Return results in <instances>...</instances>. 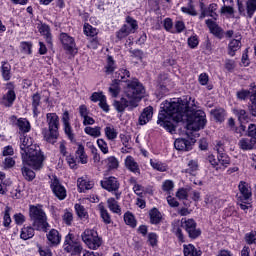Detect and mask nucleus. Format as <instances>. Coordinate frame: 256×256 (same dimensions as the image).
Here are the masks:
<instances>
[{
    "label": "nucleus",
    "instance_id": "nucleus-1",
    "mask_svg": "<svg viewBox=\"0 0 256 256\" xmlns=\"http://www.w3.org/2000/svg\"><path fill=\"white\" fill-rule=\"evenodd\" d=\"M161 111L158 114V125L164 127L169 133L175 131V126L169 121L172 119L176 123L181 121L187 122V129L191 131H199L203 129L207 123L205 112L203 110L191 111L187 100L177 99L176 101H165L161 104Z\"/></svg>",
    "mask_w": 256,
    "mask_h": 256
},
{
    "label": "nucleus",
    "instance_id": "nucleus-2",
    "mask_svg": "<svg viewBox=\"0 0 256 256\" xmlns=\"http://www.w3.org/2000/svg\"><path fill=\"white\" fill-rule=\"evenodd\" d=\"M22 161L23 165H28L29 167H33L34 169L39 170L43 168L45 155H43L39 145L34 146V148H30V151L22 153Z\"/></svg>",
    "mask_w": 256,
    "mask_h": 256
},
{
    "label": "nucleus",
    "instance_id": "nucleus-3",
    "mask_svg": "<svg viewBox=\"0 0 256 256\" xmlns=\"http://www.w3.org/2000/svg\"><path fill=\"white\" fill-rule=\"evenodd\" d=\"M46 122L48 124V130L43 131L44 139L47 143H57L59 139V116L56 113L46 114Z\"/></svg>",
    "mask_w": 256,
    "mask_h": 256
},
{
    "label": "nucleus",
    "instance_id": "nucleus-4",
    "mask_svg": "<svg viewBox=\"0 0 256 256\" xmlns=\"http://www.w3.org/2000/svg\"><path fill=\"white\" fill-rule=\"evenodd\" d=\"M126 83L125 95L127 99L135 101V104L139 105V101L145 97V87L137 79L128 80Z\"/></svg>",
    "mask_w": 256,
    "mask_h": 256
},
{
    "label": "nucleus",
    "instance_id": "nucleus-5",
    "mask_svg": "<svg viewBox=\"0 0 256 256\" xmlns=\"http://www.w3.org/2000/svg\"><path fill=\"white\" fill-rule=\"evenodd\" d=\"M30 218L33 220V227L36 231H44L47 233V227H49V223H47V215L43 211L36 206L30 207Z\"/></svg>",
    "mask_w": 256,
    "mask_h": 256
},
{
    "label": "nucleus",
    "instance_id": "nucleus-6",
    "mask_svg": "<svg viewBox=\"0 0 256 256\" xmlns=\"http://www.w3.org/2000/svg\"><path fill=\"white\" fill-rule=\"evenodd\" d=\"M64 251H66V253H72V255H81L83 246H81V242L75 237V235L69 233L65 237Z\"/></svg>",
    "mask_w": 256,
    "mask_h": 256
},
{
    "label": "nucleus",
    "instance_id": "nucleus-7",
    "mask_svg": "<svg viewBox=\"0 0 256 256\" xmlns=\"http://www.w3.org/2000/svg\"><path fill=\"white\" fill-rule=\"evenodd\" d=\"M100 184L102 189L109 191V193H114L117 200L121 199V192H119L120 184L117 178L113 176L104 178V180H102Z\"/></svg>",
    "mask_w": 256,
    "mask_h": 256
},
{
    "label": "nucleus",
    "instance_id": "nucleus-8",
    "mask_svg": "<svg viewBox=\"0 0 256 256\" xmlns=\"http://www.w3.org/2000/svg\"><path fill=\"white\" fill-rule=\"evenodd\" d=\"M82 240L87 244L89 249H99L101 247V238H99L95 230H85L82 234Z\"/></svg>",
    "mask_w": 256,
    "mask_h": 256
},
{
    "label": "nucleus",
    "instance_id": "nucleus-9",
    "mask_svg": "<svg viewBox=\"0 0 256 256\" xmlns=\"http://www.w3.org/2000/svg\"><path fill=\"white\" fill-rule=\"evenodd\" d=\"M182 227H184L190 239H197L201 236V229L197 228V222L193 219H182Z\"/></svg>",
    "mask_w": 256,
    "mask_h": 256
},
{
    "label": "nucleus",
    "instance_id": "nucleus-10",
    "mask_svg": "<svg viewBox=\"0 0 256 256\" xmlns=\"http://www.w3.org/2000/svg\"><path fill=\"white\" fill-rule=\"evenodd\" d=\"M50 187L55 197H57V199H59L60 201H63V199L67 197V190H65V187L61 185V183L59 182V179H57L56 176H54L53 179L51 180Z\"/></svg>",
    "mask_w": 256,
    "mask_h": 256
},
{
    "label": "nucleus",
    "instance_id": "nucleus-11",
    "mask_svg": "<svg viewBox=\"0 0 256 256\" xmlns=\"http://www.w3.org/2000/svg\"><path fill=\"white\" fill-rule=\"evenodd\" d=\"M69 121H70L69 111L66 110L62 115L64 132H65V135L68 137L69 141H71V143H77V140L75 139V133H73V128L71 127V123Z\"/></svg>",
    "mask_w": 256,
    "mask_h": 256
},
{
    "label": "nucleus",
    "instance_id": "nucleus-12",
    "mask_svg": "<svg viewBox=\"0 0 256 256\" xmlns=\"http://www.w3.org/2000/svg\"><path fill=\"white\" fill-rule=\"evenodd\" d=\"M139 104H136L134 100H130L127 96L120 99V101H114V107L118 113H123L127 107L130 109H135Z\"/></svg>",
    "mask_w": 256,
    "mask_h": 256
},
{
    "label": "nucleus",
    "instance_id": "nucleus-13",
    "mask_svg": "<svg viewBox=\"0 0 256 256\" xmlns=\"http://www.w3.org/2000/svg\"><path fill=\"white\" fill-rule=\"evenodd\" d=\"M238 189L240 191V196L238 199L242 201V203H247L251 199V187H249V184L245 181H241L238 185Z\"/></svg>",
    "mask_w": 256,
    "mask_h": 256
},
{
    "label": "nucleus",
    "instance_id": "nucleus-14",
    "mask_svg": "<svg viewBox=\"0 0 256 256\" xmlns=\"http://www.w3.org/2000/svg\"><path fill=\"white\" fill-rule=\"evenodd\" d=\"M215 149L218 153V165L222 167V170L226 167H229L231 159H229V156L225 154V150L222 148L221 144H217V146H215Z\"/></svg>",
    "mask_w": 256,
    "mask_h": 256
},
{
    "label": "nucleus",
    "instance_id": "nucleus-15",
    "mask_svg": "<svg viewBox=\"0 0 256 256\" xmlns=\"http://www.w3.org/2000/svg\"><path fill=\"white\" fill-rule=\"evenodd\" d=\"M60 41L65 51H68V53H73L75 51V40L67 33L60 34Z\"/></svg>",
    "mask_w": 256,
    "mask_h": 256
},
{
    "label": "nucleus",
    "instance_id": "nucleus-16",
    "mask_svg": "<svg viewBox=\"0 0 256 256\" xmlns=\"http://www.w3.org/2000/svg\"><path fill=\"white\" fill-rule=\"evenodd\" d=\"M206 25L210 30V33L217 37V39H223V28L219 24L211 19L206 20Z\"/></svg>",
    "mask_w": 256,
    "mask_h": 256
},
{
    "label": "nucleus",
    "instance_id": "nucleus-17",
    "mask_svg": "<svg viewBox=\"0 0 256 256\" xmlns=\"http://www.w3.org/2000/svg\"><path fill=\"white\" fill-rule=\"evenodd\" d=\"M34 147H37V144L33 142V138L29 136H24L20 138V149H21V157H23V153H27V151H31Z\"/></svg>",
    "mask_w": 256,
    "mask_h": 256
},
{
    "label": "nucleus",
    "instance_id": "nucleus-18",
    "mask_svg": "<svg viewBox=\"0 0 256 256\" xmlns=\"http://www.w3.org/2000/svg\"><path fill=\"white\" fill-rule=\"evenodd\" d=\"M125 166L128 171L134 173L135 175H141V169L139 168V164L135 161L133 156H127L125 159Z\"/></svg>",
    "mask_w": 256,
    "mask_h": 256
},
{
    "label": "nucleus",
    "instance_id": "nucleus-19",
    "mask_svg": "<svg viewBox=\"0 0 256 256\" xmlns=\"http://www.w3.org/2000/svg\"><path fill=\"white\" fill-rule=\"evenodd\" d=\"M153 119V107H146L139 117V125H147Z\"/></svg>",
    "mask_w": 256,
    "mask_h": 256
},
{
    "label": "nucleus",
    "instance_id": "nucleus-20",
    "mask_svg": "<svg viewBox=\"0 0 256 256\" xmlns=\"http://www.w3.org/2000/svg\"><path fill=\"white\" fill-rule=\"evenodd\" d=\"M39 33L43 35L46 43L50 46L53 47V38L51 36V28L47 24H41L39 27Z\"/></svg>",
    "mask_w": 256,
    "mask_h": 256
},
{
    "label": "nucleus",
    "instance_id": "nucleus-21",
    "mask_svg": "<svg viewBox=\"0 0 256 256\" xmlns=\"http://www.w3.org/2000/svg\"><path fill=\"white\" fill-rule=\"evenodd\" d=\"M174 147L177 151H189L191 149V142L187 139L178 138L174 142Z\"/></svg>",
    "mask_w": 256,
    "mask_h": 256
},
{
    "label": "nucleus",
    "instance_id": "nucleus-22",
    "mask_svg": "<svg viewBox=\"0 0 256 256\" xmlns=\"http://www.w3.org/2000/svg\"><path fill=\"white\" fill-rule=\"evenodd\" d=\"M15 99H17V95L15 94V91L9 90L2 98L1 104L4 105V107H11L13 103L15 102Z\"/></svg>",
    "mask_w": 256,
    "mask_h": 256
},
{
    "label": "nucleus",
    "instance_id": "nucleus-23",
    "mask_svg": "<svg viewBox=\"0 0 256 256\" xmlns=\"http://www.w3.org/2000/svg\"><path fill=\"white\" fill-rule=\"evenodd\" d=\"M47 239L54 247H57L61 243V234L55 229H51L47 234Z\"/></svg>",
    "mask_w": 256,
    "mask_h": 256
},
{
    "label": "nucleus",
    "instance_id": "nucleus-24",
    "mask_svg": "<svg viewBox=\"0 0 256 256\" xmlns=\"http://www.w3.org/2000/svg\"><path fill=\"white\" fill-rule=\"evenodd\" d=\"M172 233H174L180 243H185V236L183 235V229H181L179 221L172 223Z\"/></svg>",
    "mask_w": 256,
    "mask_h": 256
},
{
    "label": "nucleus",
    "instance_id": "nucleus-25",
    "mask_svg": "<svg viewBox=\"0 0 256 256\" xmlns=\"http://www.w3.org/2000/svg\"><path fill=\"white\" fill-rule=\"evenodd\" d=\"M184 256H201L203 252L197 250L193 244H184L183 245Z\"/></svg>",
    "mask_w": 256,
    "mask_h": 256
},
{
    "label": "nucleus",
    "instance_id": "nucleus-26",
    "mask_svg": "<svg viewBox=\"0 0 256 256\" xmlns=\"http://www.w3.org/2000/svg\"><path fill=\"white\" fill-rule=\"evenodd\" d=\"M240 49H241V41L239 39H233L228 44V55H230V57H234L235 52L239 51Z\"/></svg>",
    "mask_w": 256,
    "mask_h": 256
},
{
    "label": "nucleus",
    "instance_id": "nucleus-27",
    "mask_svg": "<svg viewBox=\"0 0 256 256\" xmlns=\"http://www.w3.org/2000/svg\"><path fill=\"white\" fill-rule=\"evenodd\" d=\"M149 215L150 223H152V225H159V223H161V219H163V217L161 216V212H159L157 208L151 209Z\"/></svg>",
    "mask_w": 256,
    "mask_h": 256
},
{
    "label": "nucleus",
    "instance_id": "nucleus-28",
    "mask_svg": "<svg viewBox=\"0 0 256 256\" xmlns=\"http://www.w3.org/2000/svg\"><path fill=\"white\" fill-rule=\"evenodd\" d=\"M21 239L27 241L28 239H32L35 237V228L31 226L23 227L20 234Z\"/></svg>",
    "mask_w": 256,
    "mask_h": 256
},
{
    "label": "nucleus",
    "instance_id": "nucleus-29",
    "mask_svg": "<svg viewBox=\"0 0 256 256\" xmlns=\"http://www.w3.org/2000/svg\"><path fill=\"white\" fill-rule=\"evenodd\" d=\"M107 205L108 209H110L112 213H116V215H121V206H119V202H117L115 198H108Z\"/></svg>",
    "mask_w": 256,
    "mask_h": 256
},
{
    "label": "nucleus",
    "instance_id": "nucleus-30",
    "mask_svg": "<svg viewBox=\"0 0 256 256\" xmlns=\"http://www.w3.org/2000/svg\"><path fill=\"white\" fill-rule=\"evenodd\" d=\"M129 77H131V72L127 69H120L114 73V81H117L118 83H121L123 79H129Z\"/></svg>",
    "mask_w": 256,
    "mask_h": 256
},
{
    "label": "nucleus",
    "instance_id": "nucleus-31",
    "mask_svg": "<svg viewBox=\"0 0 256 256\" xmlns=\"http://www.w3.org/2000/svg\"><path fill=\"white\" fill-rule=\"evenodd\" d=\"M16 125L22 133H29L31 131V124L25 118H19Z\"/></svg>",
    "mask_w": 256,
    "mask_h": 256
},
{
    "label": "nucleus",
    "instance_id": "nucleus-32",
    "mask_svg": "<svg viewBox=\"0 0 256 256\" xmlns=\"http://www.w3.org/2000/svg\"><path fill=\"white\" fill-rule=\"evenodd\" d=\"M238 145L242 149V151H251V149H254L253 141L251 138L250 139L249 138L240 139Z\"/></svg>",
    "mask_w": 256,
    "mask_h": 256
},
{
    "label": "nucleus",
    "instance_id": "nucleus-33",
    "mask_svg": "<svg viewBox=\"0 0 256 256\" xmlns=\"http://www.w3.org/2000/svg\"><path fill=\"white\" fill-rule=\"evenodd\" d=\"M115 69H117V65H115V60H113L112 56H108L107 64L105 66L106 75H111L114 73Z\"/></svg>",
    "mask_w": 256,
    "mask_h": 256
},
{
    "label": "nucleus",
    "instance_id": "nucleus-34",
    "mask_svg": "<svg viewBox=\"0 0 256 256\" xmlns=\"http://www.w3.org/2000/svg\"><path fill=\"white\" fill-rule=\"evenodd\" d=\"M75 211L79 219H89V213L87 212V209H85V206L81 204H75Z\"/></svg>",
    "mask_w": 256,
    "mask_h": 256
},
{
    "label": "nucleus",
    "instance_id": "nucleus-35",
    "mask_svg": "<svg viewBox=\"0 0 256 256\" xmlns=\"http://www.w3.org/2000/svg\"><path fill=\"white\" fill-rule=\"evenodd\" d=\"M76 156L79 157L82 165L87 163V155L85 154V146L83 144L78 145V149L76 150Z\"/></svg>",
    "mask_w": 256,
    "mask_h": 256
},
{
    "label": "nucleus",
    "instance_id": "nucleus-36",
    "mask_svg": "<svg viewBox=\"0 0 256 256\" xmlns=\"http://www.w3.org/2000/svg\"><path fill=\"white\" fill-rule=\"evenodd\" d=\"M39 105H41V94L40 93H36L32 96V107H33V113L34 115H38L39 114V110L37 107H39Z\"/></svg>",
    "mask_w": 256,
    "mask_h": 256
},
{
    "label": "nucleus",
    "instance_id": "nucleus-37",
    "mask_svg": "<svg viewBox=\"0 0 256 256\" xmlns=\"http://www.w3.org/2000/svg\"><path fill=\"white\" fill-rule=\"evenodd\" d=\"M93 182L92 181H86V180H78V188L80 193H83V191H89V189H93Z\"/></svg>",
    "mask_w": 256,
    "mask_h": 256
},
{
    "label": "nucleus",
    "instance_id": "nucleus-38",
    "mask_svg": "<svg viewBox=\"0 0 256 256\" xmlns=\"http://www.w3.org/2000/svg\"><path fill=\"white\" fill-rule=\"evenodd\" d=\"M21 171H22V175H23L24 179H26V181H33V179H35V173L29 167L23 166L21 168Z\"/></svg>",
    "mask_w": 256,
    "mask_h": 256
},
{
    "label": "nucleus",
    "instance_id": "nucleus-39",
    "mask_svg": "<svg viewBox=\"0 0 256 256\" xmlns=\"http://www.w3.org/2000/svg\"><path fill=\"white\" fill-rule=\"evenodd\" d=\"M131 33L133 32L129 28V25H123L121 29L116 33V37L118 39H125V37H128V35H131Z\"/></svg>",
    "mask_w": 256,
    "mask_h": 256
},
{
    "label": "nucleus",
    "instance_id": "nucleus-40",
    "mask_svg": "<svg viewBox=\"0 0 256 256\" xmlns=\"http://www.w3.org/2000/svg\"><path fill=\"white\" fill-rule=\"evenodd\" d=\"M99 211H100V215H101V218L104 221V223L106 225H109L111 223V216L109 215V212L107 211V209H105V206L100 204Z\"/></svg>",
    "mask_w": 256,
    "mask_h": 256
},
{
    "label": "nucleus",
    "instance_id": "nucleus-41",
    "mask_svg": "<svg viewBox=\"0 0 256 256\" xmlns=\"http://www.w3.org/2000/svg\"><path fill=\"white\" fill-rule=\"evenodd\" d=\"M212 115L218 123H223V121H225V110L223 108L213 110Z\"/></svg>",
    "mask_w": 256,
    "mask_h": 256
},
{
    "label": "nucleus",
    "instance_id": "nucleus-42",
    "mask_svg": "<svg viewBox=\"0 0 256 256\" xmlns=\"http://www.w3.org/2000/svg\"><path fill=\"white\" fill-rule=\"evenodd\" d=\"M104 133L109 141H114V139H117V130H115V127L113 126H107L104 129Z\"/></svg>",
    "mask_w": 256,
    "mask_h": 256
},
{
    "label": "nucleus",
    "instance_id": "nucleus-43",
    "mask_svg": "<svg viewBox=\"0 0 256 256\" xmlns=\"http://www.w3.org/2000/svg\"><path fill=\"white\" fill-rule=\"evenodd\" d=\"M204 203L208 205L210 209H217V207H219V200L213 196H206Z\"/></svg>",
    "mask_w": 256,
    "mask_h": 256
},
{
    "label": "nucleus",
    "instance_id": "nucleus-44",
    "mask_svg": "<svg viewBox=\"0 0 256 256\" xmlns=\"http://www.w3.org/2000/svg\"><path fill=\"white\" fill-rule=\"evenodd\" d=\"M2 76L5 81L11 79V65L7 62L2 64Z\"/></svg>",
    "mask_w": 256,
    "mask_h": 256
},
{
    "label": "nucleus",
    "instance_id": "nucleus-45",
    "mask_svg": "<svg viewBox=\"0 0 256 256\" xmlns=\"http://www.w3.org/2000/svg\"><path fill=\"white\" fill-rule=\"evenodd\" d=\"M86 135H90V137H101V128L100 127H89L87 126L84 129Z\"/></svg>",
    "mask_w": 256,
    "mask_h": 256
},
{
    "label": "nucleus",
    "instance_id": "nucleus-46",
    "mask_svg": "<svg viewBox=\"0 0 256 256\" xmlns=\"http://www.w3.org/2000/svg\"><path fill=\"white\" fill-rule=\"evenodd\" d=\"M124 221L126 225H129L130 227H137V221L135 220V216H133L130 212L124 214Z\"/></svg>",
    "mask_w": 256,
    "mask_h": 256
},
{
    "label": "nucleus",
    "instance_id": "nucleus-47",
    "mask_svg": "<svg viewBox=\"0 0 256 256\" xmlns=\"http://www.w3.org/2000/svg\"><path fill=\"white\" fill-rule=\"evenodd\" d=\"M126 23L127 24H124V25H128V27L132 33H134V31H137V29H139L137 20L133 19L131 16L126 17Z\"/></svg>",
    "mask_w": 256,
    "mask_h": 256
},
{
    "label": "nucleus",
    "instance_id": "nucleus-48",
    "mask_svg": "<svg viewBox=\"0 0 256 256\" xmlns=\"http://www.w3.org/2000/svg\"><path fill=\"white\" fill-rule=\"evenodd\" d=\"M246 9L248 13V17H253V14L256 11V0H248L246 2Z\"/></svg>",
    "mask_w": 256,
    "mask_h": 256
},
{
    "label": "nucleus",
    "instance_id": "nucleus-49",
    "mask_svg": "<svg viewBox=\"0 0 256 256\" xmlns=\"http://www.w3.org/2000/svg\"><path fill=\"white\" fill-rule=\"evenodd\" d=\"M182 13H187V15H192L193 17L197 16V11L195 10V6H193V2H189L187 7L181 8Z\"/></svg>",
    "mask_w": 256,
    "mask_h": 256
},
{
    "label": "nucleus",
    "instance_id": "nucleus-50",
    "mask_svg": "<svg viewBox=\"0 0 256 256\" xmlns=\"http://www.w3.org/2000/svg\"><path fill=\"white\" fill-rule=\"evenodd\" d=\"M120 91L121 89L119 88V82H117V80H114L109 87V93L112 95V97H117Z\"/></svg>",
    "mask_w": 256,
    "mask_h": 256
},
{
    "label": "nucleus",
    "instance_id": "nucleus-51",
    "mask_svg": "<svg viewBox=\"0 0 256 256\" xmlns=\"http://www.w3.org/2000/svg\"><path fill=\"white\" fill-rule=\"evenodd\" d=\"M208 161H209L210 165H212V167H213L214 169H216V171H221V170H223V167H221V164H219L218 158L215 159V156L209 155V156H208Z\"/></svg>",
    "mask_w": 256,
    "mask_h": 256
},
{
    "label": "nucleus",
    "instance_id": "nucleus-52",
    "mask_svg": "<svg viewBox=\"0 0 256 256\" xmlns=\"http://www.w3.org/2000/svg\"><path fill=\"white\" fill-rule=\"evenodd\" d=\"M84 33L87 35V37H95V35H97V29L89 24H85Z\"/></svg>",
    "mask_w": 256,
    "mask_h": 256
},
{
    "label": "nucleus",
    "instance_id": "nucleus-53",
    "mask_svg": "<svg viewBox=\"0 0 256 256\" xmlns=\"http://www.w3.org/2000/svg\"><path fill=\"white\" fill-rule=\"evenodd\" d=\"M220 13L222 15H233V13H235V10L233 9V4H224L220 9Z\"/></svg>",
    "mask_w": 256,
    "mask_h": 256
},
{
    "label": "nucleus",
    "instance_id": "nucleus-54",
    "mask_svg": "<svg viewBox=\"0 0 256 256\" xmlns=\"http://www.w3.org/2000/svg\"><path fill=\"white\" fill-rule=\"evenodd\" d=\"M106 161L108 169H117V167H119V160H117V158L114 156L108 157Z\"/></svg>",
    "mask_w": 256,
    "mask_h": 256
},
{
    "label": "nucleus",
    "instance_id": "nucleus-55",
    "mask_svg": "<svg viewBox=\"0 0 256 256\" xmlns=\"http://www.w3.org/2000/svg\"><path fill=\"white\" fill-rule=\"evenodd\" d=\"M10 213H11V208L6 207L5 212H4V222H3L4 227H9V225H11V214Z\"/></svg>",
    "mask_w": 256,
    "mask_h": 256
},
{
    "label": "nucleus",
    "instance_id": "nucleus-56",
    "mask_svg": "<svg viewBox=\"0 0 256 256\" xmlns=\"http://www.w3.org/2000/svg\"><path fill=\"white\" fill-rule=\"evenodd\" d=\"M150 165L151 167H153V169H156V171H161V172L167 171V166H165V164L161 162H155L151 160Z\"/></svg>",
    "mask_w": 256,
    "mask_h": 256
},
{
    "label": "nucleus",
    "instance_id": "nucleus-57",
    "mask_svg": "<svg viewBox=\"0 0 256 256\" xmlns=\"http://www.w3.org/2000/svg\"><path fill=\"white\" fill-rule=\"evenodd\" d=\"M97 145L99 149L102 151V153H104V155H107V153H109V146H107V142H105V140L98 139Z\"/></svg>",
    "mask_w": 256,
    "mask_h": 256
},
{
    "label": "nucleus",
    "instance_id": "nucleus-58",
    "mask_svg": "<svg viewBox=\"0 0 256 256\" xmlns=\"http://www.w3.org/2000/svg\"><path fill=\"white\" fill-rule=\"evenodd\" d=\"M239 121L243 122V121H248L249 120V115H247V111H245L244 109H239L235 111Z\"/></svg>",
    "mask_w": 256,
    "mask_h": 256
},
{
    "label": "nucleus",
    "instance_id": "nucleus-59",
    "mask_svg": "<svg viewBox=\"0 0 256 256\" xmlns=\"http://www.w3.org/2000/svg\"><path fill=\"white\" fill-rule=\"evenodd\" d=\"M20 47L23 51V53H26L27 55H31L33 44L31 42H21Z\"/></svg>",
    "mask_w": 256,
    "mask_h": 256
},
{
    "label": "nucleus",
    "instance_id": "nucleus-60",
    "mask_svg": "<svg viewBox=\"0 0 256 256\" xmlns=\"http://www.w3.org/2000/svg\"><path fill=\"white\" fill-rule=\"evenodd\" d=\"M236 97L240 101H245V99H248V97H250V92L249 90L242 89L236 93Z\"/></svg>",
    "mask_w": 256,
    "mask_h": 256
},
{
    "label": "nucleus",
    "instance_id": "nucleus-61",
    "mask_svg": "<svg viewBox=\"0 0 256 256\" xmlns=\"http://www.w3.org/2000/svg\"><path fill=\"white\" fill-rule=\"evenodd\" d=\"M173 187H175V184L171 180H166L162 184L163 191H166L169 193V191H173Z\"/></svg>",
    "mask_w": 256,
    "mask_h": 256
},
{
    "label": "nucleus",
    "instance_id": "nucleus-62",
    "mask_svg": "<svg viewBox=\"0 0 256 256\" xmlns=\"http://www.w3.org/2000/svg\"><path fill=\"white\" fill-rule=\"evenodd\" d=\"M245 241L248 243V245H253V243H256V233L250 232L245 235Z\"/></svg>",
    "mask_w": 256,
    "mask_h": 256
},
{
    "label": "nucleus",
    "instance_id": "nucleus-63",
    "mask_svg": "<svg viewBox=\"0 0 256 256\" xmlns=\"http://www.w3.org/2000/svg\"><path fill=\"white\" fill-rule=\"evenodd\" d=\"M38 251L41 256H53V252L49 248H43L38 245Z\"/></svg>",
    "mask_w": 256,
    "mask_h": 256
},
{
    "label": "nucleus",
    "instance_id": "nucleus-64",
    "mask_svg": "<svg viewBox=\"0 0 256 256\" xmlns=\"http://www.w3.org/2000/svg\"><path fill=\"white\" fill-rule=\"evenodd\" d=\"M247 136L251 137V138L256 137V125L255 124H250L248 126Z\"/></svg>",
    "mask_w": 256,
    "mask_h": 256
}]
</instances>
